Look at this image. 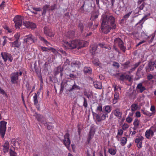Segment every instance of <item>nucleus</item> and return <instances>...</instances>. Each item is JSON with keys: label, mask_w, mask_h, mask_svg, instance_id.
Masks as SVG:
<instances>
[{"label": "nucleus", "mask_w": 156, "mask_h": 156, "mask_svg": "<svg viewBox=\"0 0 156 156\" xmlns=\"http://www.w3.org/2000/svg\"><path fill=\"white\" fill-rule=\"evenodd\" d=\"M101 30L105 34H107L111 29H115L116 25L115 23L114 17L110 15L105 13L102 15L101 19Z\"/></svg>", "instance_id": "nucleus-1"}, {"label": "nucleus", "mask_w": 156, "mask_h": 156, "mask_svg": "<svg viewBox=\"0 0 156 156\" xmlns=\"http://www.w3.org/2000/svg\"><path fill=\"white\" fill-rule=\"evenodd\" d=\"M88 43L87 41L80 40H75L69 42L66 40L63 41V45L66 48L74 49L77 48L79 49L80 48L87 46Z\"/></svg>", "instance_id": "nucleus-2"}, {"label": "nucleus", "mask_w": 156, "mask_h": 156, "mask_svg": "<svg viewBox=\"0 0 156 156\" xmlns=\"http://www.w3.org/2000/svg\"><path fill=\"white\" fill-rule=\"evenodd\" d=\"M26 38L24 39V41L28 44H30L36 42L37 40L34 36L31 34L26 36Z\"/></svg>", "instance_id": "nucleus-3"}, {"label": "nucleus", "mask_w": 156, "mask_h": 156, "mask_svg": "<svg viewBox=\"0 0 156 156\" xmlns=\"http://www.w3.org/2000/svg\"><path fill=\"white\" fill-rule=\"evenodd\" d=\"M7 122L4 121H2L0 122V133L1 136L3 138L5 133L6 129Z\"/></svg>", "instance_id": "nucleus-4"}, {"label": "nucleus", "mask_w": 156, "mask_h": 156, "mask_svg": "<svg viewBox=\"0 0 156 156\" xmlns=\"http://www.w3.org/2000/svg\"><path fill=\"white\" fill-rule=\"evenodd\" d=\"M22 74V72H14L11 74V80L13 83H17V81L18 79V76H21Z\"/></svg>", "instance_id": "nucleus-5"}, {"label": "nucleus", "mask_w": 156, "mask_h": 156, "mask_svg": "<svg viewBox=\"0 0 156 156\" xmlns=\"http://www.w3.org/2000/svg\"><path fill=\"white\" fill-rule=\"evenodd\" d=\"M64 145L69 150L71 141L69 139V135L68 133H66L64 136V139L63 140Z\"/></svg>", "instance_id": "nucleus-6"}, {"label": "nucleus", "mask_w": 156, "mask_h": 156, "mask_svg": "<svg viewBox=\"0 0 156 156\" xmlns=\"http://www.w3.org/2000/svg\"><path fill=\"white\" fill-rule=\"evenodd\" d=\"M14 21L16 28H20L22 24V18L21 16H17L14 19Z\"/></svg>", "instance_id": "nucleus-7"}, {"label": "nucleus", "mask_w": 156, "mask_h": 156, "mask_svg": "<svg viewBox=\"0 0 156 156\" xmlns=\"http://www.w3.org/2000/svg\"><path fill=\"white\" fill-rule=\"evenodd\" d=\"M95 114L96 120L98 122H100L102 120H104L105 119L106 117H108V114L104 112L101 113H95Z\"/></svg>", "instance_id": "nucleus-8"}, {"label": "nucleus", "mask_w": 156, "mask_h": 156, "mask_svg": "<svg viewBox=\"0 0 156 156\" xmlns=\"http://www.w3.org/2000/svg\"><path fill=\"white\" fill-rule=\"evenodd\" d=\"M156 131H154L153 127L147 130L145 133V136L147 139H150L154 135V133Z\"/></svg>", "instance_id": "nucleus-9"}, {"label": "nucleus", "mask_w": 156, "mask_h": 156, "mask_svg": "<svg viewBox=\"0 0 156 156\" xmlns=\"http://www.w3.org/2000/svg\"><path fill=\"white\" fill-rule=\"evenodd\" d=\"M1 55L5 62H6L8 59H9L10 62H12L13 58L10 55L6 52H2Z\"/></svg>", "instance_id": "nucleus-10"}, {"label": "nucleus", "mask_w": 156, "mask_h": 156, "mask_svg": "<svg viewBox=\"0 0 156 156\" xmlns=\"http://www.w3.org/2000/svg\"><path fill=\"white\" fill-rule=\"evenodd\" d=\"M44 33L47 36L50 37L54 36V34L53 33L51 30V28L48 27H45L44 28Z\"/></svg>", "instance_id": "nucleus-11"}, {"label": "nucleus", "mask_w": 156, "mask_h": 156, "mask_svg": "<svg viewBox=\"0 0 156 156\" xmlns=\"http://www.w3.org/2000/svg\"><path fill=\"white\" fill-rule=\"evenodd\" d=\"M144 139L143 136H140L136 138L135 140V142L136 144L137 147L138 148H141L142 146V141Z\"/></svg>", "instance_id": "nucleus-12"}, {"label": "nucleus", "mask_w": 156, "mask_h": 156, "mask_svg": "<svg viewBox=\"0 0 156 156\" xmlns=\"http://www.w3.org/2000/svg\"><path fill=\"white\" fill-rule=\"evenodd\" d=\"M23 25L28 28H34L36 27L35 24L29 21H26L23 22Z\"/></svg>", "instance_id": "nucleus-13"}, {"label": "nucleus", "mask_w": 156, "mask_h": 156, "mask_svg": "<svg viewBox=\"0 0 156 156\" xmlns=\"http://www.w3.org/2000/svg\"><path fill=\"white\" fill-rule=\"evenodd\" d=\"M3 149L4 153L7 152L9 147V144L8 141H6L3 145Z\"/></svg>", "instance_id": "nucleus-14"}, {"label": "nucleus", "mask_w": 156, "mask_h": 156, "mask_svg": "<svg viewBox=\"0 0 156 156\" xmlns=\"http://www.w3.org/2000/svg\"><path fill=\"white\" fill-rule=\"evenodd\" d=\"M83 94L84 95L86 96L89 99H90L93 96V94L91 91H87L85 90L84 91Z\"/></svg>", "instance_id": "nucleus-15"}, {"label": "nucleus", "mask_w": 156, "mask_h": 156, "mask_svg": "<svg viewBox=\"0 0 156 156\" xmlns=\"http://www.w3.org/2000/svg\"><path fill=\"white\" fill-rule=\"evenodd\" d=\"M10 43L11 44L10 45L11 47H15L18 48L21 45L20 43L19 42L18 40H16L13 42H11Z\"/></svg>", "instance_id": "nucleus-16"}, {"label": "nucleus", "mask_w": 156, "mask_h": 156, "mask_svg": "<svg viewBox=\"0 0 156 156\" xmlns=\"http://www.w3.org/2000/svg\"><path fill=\"white\" fill-rule=\"evenodd\" d=\"M117 40L119 42V45L120 49L123 51H125V47L123 45L122 41L119 38L117 39Z\"/></svg>", "instance_id": "nucleus-17"}, {"label": "nucleus", "mask_w": 156, "mask_h": 156, "mask_svg": "<svg viewBox=\"0 0 156 156\" xmlns=\"http://www.w3.org/2000/svg\"><path fill=\"white\" fill-rule=\"evenodd\" d=\"M136 88L140 93L142 92L144 90H146L145 87L143 85L142 83H139L137 85Z\"/></svg>", "instance_id": "nucleus-18"}, {"label": "nucleus", "mask_w": 156, "mask_h": 156, "mask_svg": "<svg viewBox=\"0 0 156 156\" xmlns=\"http://www.w3.org/2000/svg\"><path fill=\"white\" fill-rule=\"evenodd\" d=\"M112 113H113L115 116L118 117H120L122 115V113L119 109H116L113 111Z\"/></svg>", "instance_id": "nucleus-19"}, {"label": "nucleus", "mask_w": 156, "mask_h": 156, "mask_svg": "<svg viewBox=\"0 0 156 156\" xmlns=\"http://www.w3.org/2000/svg\"><path fill=\"white\" fill-rule=\"evenodd\" d=\"M95 133V131L93 128H91L89 133V136L88 137V140H90L92 139Z\"/></svg>", "instance_id": "nucleus-20"}, {"label": "nucleus", "mask_w": 156, "mask_h": 156, "mask_svg": "<svg viewBox=\"0 0 156 156\" xmlns=\"http://www.w3.org/2000/svg\"><path fill=\"white\" fill-rule=\"evenodd\" d=\"M93 83L94 86L95 88L99 89L101 88L102 85L101 82L95 81Z\"/></svg>", "instance_id": "nucleus-21"}, {"label": "nucleus", "mask_w": 156, "mask_h": 156, "mask_svg": "<svg viewBox=\"0 0 156 156\" xmlns=\"http://www.w3.org/2000/svg\"><path fill=\"white\" fill-rule=\"evenodd\" d=\"M81 64L80 62L77 61H73L71 64V65L72 67H76L78 68H79L80 67V65Z\"/></svg>", "instance_id": "nucleus-22"}, {"label": "nucleus", "mask_w": 156, "mask_h": 156, "mask_svg": "<svg viewBox=\"0 0 156 156\" xmlns=\"http://www.w3.org/2000/svg\"><path fill=\"white\" fill-rule=\"evenodd\" d=\"M97 47V45L95 44L91 45L90 51L92 54H94L95 53V52L96 50Z\"/></svg>", "instance_id": "nucleus-23"}, {"label": "nucleus", "mask_w": 156, "mask_h": 156, "mask_svg": "<svg viewBox=\"0 0 156 156\" xmlns=\"http://www.w3.org/2000/svg\"><path fill=\"white\" fill-rule=\"evenodd\" d=\"M150 36H148L147 34L144 32H143L141 33V38L144 40H147L149 38Z\"/></svg>", "instance_id": "nucleus-24"}, {"label": "nucleus", "mask_w": 156, "mask_h": 156, "mask_svg": "<svg viewBox=\"0 0 156 156\" xmlns=\"http://www.w3.org/2000/svg\"><path fill=\"white\" fill-rule=\"evenodd\" d=\"M138 106L137 104H133L131 106V111L132 112H135L138 109Z\"/></svg>", "instance_id": "nucleus-25"}, {"label": "nucleus", "mask_w": 156, "mask_h": 156, "mask_svg": "<svg viewBox=\"0 0 156 156\" xmlns=\"http://www.w3.org/2000/svg\"><path fill=\"white\" fill-rule=\"evenodd\" d=\"M99 14L98 12H93L91 16V20H94L98 17Z\"/></svg>", "instance_id": "nucleus-26"}, {"label": "nucleus", "mask_w": 156, "mask_h": 156, "mask_svg": "<svg viewBox=\"0 0 156 156\" xmlns=\"http://www.w3.org/2000/svg\"><path fill=\"white\" fill-rule=\"evenodd\" d=\"M96 111L97 113V114L102 113V112H104V111H102V106L101 105H99L97 107Z\"/></svg>", "instance_id": "nucleus-27"}, {"label": "nucleus", "mask_w": 156, "mask_h": 156, "mask_svg": "<svg viewBox=\"0 0 156 156\" xmlns=\"http://www.w3.org/2000/svg\"><path fill=\"white\" fill-rule=\"evenodd\" d=\"M116 149L115 148H110L108 149L109 153L112 155H115L116 152Z\"/></svg>", "instance_id": "nucleus-28"}, {"label": "nucleus", "mask_w": 156, "mask_h": 156, "mask_svg": "<svg viewBox=\"0 0 156 156\" xmlns=\"http://www.w3.org/2000/svg\"><path fill=\"white\" fill-rule=\"evenodd\" d=\"M39 39L40 40L43 42L46 45L48 46L49 45H50V44L45 39H44L43 37L40 36L39 37Z\"/></svg>", "instance_id": "nucleus-29"}, {"label": "nucleus", "mask_w": 156, "mask_h": 156, "mask_svg": "<svg viewBox=\"0 0 156 156\" xmlns=\"http://www.w3.org/2000/svg\"><path fill=\"white\" fill-rule=\"evenodd\" d=\"M36 116L38 121L40 122L41 123L43 122V120L44 118L42 115L40 114H37Z\"/></svg>", "instance_id": "nucleus-30"}, {"label": "nucleus", "mask_w": 156, "mask_h": 156, "mask_svg": "<svg viewBox=\"0 0 156 156\" xmlns=\"http://www.w3.org/2000/svg\"><path fill=\"white\" fill-rule=\"evenodd\" d=\"M83 71L85 73H88L89 74H91L92 73L91 69L90 67H84Z\"/></svg>", "instance_id": "nucleus-31"}, {"label": "nucleus", "mask_w": 156, "mask_h": 156, "mask_svg": "<svg viewBox=\"0 0 156 156\" xmlns=\"http://www.w3.org/2000/svg\"><path fill=\"white\" fill-rule=\"evenodd\" d=\"M74 32L73 31H69L66 35L67 37L69 38H72L74 36Z\"/></svg>", "instance_id": "nucleus-32"}, {"label": "nucleus", "mask_w": 156, "mask_h": 156, "mask_svg": "<svg viewBox=\"0 0 156 156\" xmlns=\"http://www.w3.org/2000/svg\"><path fill=\"white\" fill-rule=\"evenodd\" d=\"M80 87L79 86L77 85L76 84H74L72 87V88H71L69 90V91H72L73 90H80Z\"/></svg>", "instance_id": "nucleus-33"}, {"label": "nucleus", "mask_w": 156, "mask_h": 156, "mask_svg": "<svg viewBox=\"0 0 156 156\" xmlns=\"http://www.w3.org/2000/svg\"><path fill=\"white\" fill-rule=\"evenodd\" d=\"M127 142V138L125 137H123L121 139V144L122 146H124Z\"/></svg>", "instance_id": "nucleus-34"}, {"label": "nucleus", "mask_w": 156, "mask_h": 156, "mask_svg": "<svg viewBox=\"0 0 156 156\" xmlns=\"http://www.w3.org/2000/svg\"><path fill=\"white\" fill-rule=\"evenodd\" d=\"M34 98V104L35 105H36L38 103V101H37V94L35 93L33 97Z\"/></svg>", "instance_id": "nucleus-35"}, {"label": "nucleus", "mask_w": 156, "mask_h": 156, "mask_svg": "<svg viewBox=\"0 0 156 156\" xmlns=\"http://www.w3.org/2000/svg\"><path fill=\"white\" fill-rule=\"evenodd\" d=\"M105 111L108 113H110L111 111V108L110 106L107 105L105 107Z\"/></svg>", "instance_id": "nucleus-36"}, {"label": "nucleus", "mask_w": 156, "mask_h": 156, "mask_svg": "<svg viewBox=\"0 0 156 156\" xmlns=\"http://www.w3.org/2000/svg\"><path fill=\"white\" fill-rule=\"evenodd\" d=\"M142 111L144 115H147L149 117L151 116L153 114V113H150L148 112L145 111L144 110H142Z\"/></svg>", "instance_id": "nucleus-37"}, {"label": "nucleus", "mask_w": 156, "mask_h": 156, "mask_svg": "<svg viewBox=\"0 0 156 156\" xmlns=\"http://www.w3.org/2000/svg\"><path fill=\"white\" fill-rule=\"evenodd\" d=\"M84 101L83 103V105L85 108H86L88 105L87 101V99L85 97H83Z\"/></svg>", "instance_id": "nucleus-38"}, {"label": "nucleus", "mask_w": 156, "mask_h": 156, "mask_svg": "<svg viewBox=\"0 0 156 156\" xmlns=\"http://www.w3.org/2000/svg\"><path fill=\"white\" fill-rule=\"evenodd\" d=\"M92 62L93 63L97 66L99 65L100 62L98 59H94L92 60Z\"/></svg>", "instance_id": "nucleus-39"}, {"label": "nucleus", "mask_w": 156, "mask_h": 156, "mask_svg": "<svg viewBox=\"0 0 156 156\" xmlns=\"http://www.w3.org/2000/svg\"><path fill=\"white\" fill-rule=\"evenodd\" d=\"M140 121L137 119H135L133 122V124L134 126H138L139 124Z\"/></svg>", "instance_id": "nucleus-40"}, {"label": "nucleus", "mask_w": 156, "mask_h": 156, "mask_svg": "<svg viewBox=\"0 0 156 156\" xmlns=\"http://www.w3.org/2000/svg\"><path fill=\"white\" fill-rule=\"evenodd\" d=\"M49 6L48 5H45L43 8V14H45L46 13V11L48 9Z\"/></svg>", "instance_id": "nucleus-41"}, {"label": "nucleus", "mask_w": 156, "mask_h": 156, "mask_svg": "<svg viewBox=\"0 0 156 156\" xmlns=\"http://www.w3.org/2000/svg\"><path fill=\"white\" fill-rule=\"evenodd\" d=\"M41 50L43 51H50V48H46L43 46L40 47Z\"/></svg>", "instance_id": "nucleus-42"}, {"label": "nucleus", "mask_w": 156, "mask_h": 156, "mask_svg": "<svg viewBox=\"0 0 156 156\" xmlns=\"http://www.w3.org/2000/svg\"><path fill=\"white\" fill-rule=\"evenodd\" d=\"M9 153L10 156H17V153L11 149H10Z\"/></svg>", "instance_id": "nucleus-43"}, {"label": "nucleus", "mask_w": 156, "mask_h": 156, "mask_svg": "<svg viewBox=\"0 0 156 156\" xmlns=\"http://www.w3.org/2000/svg\"><path fill=\"white\" fill-rule=\"evenodd\" d=\"M123 133V131L122 129H119L117 133V136H116L117 138H118V136H121Z\"/></svg>", "instance_id": "nucleus-44"}, {"label": "nucleus", "mask_w": 156, "mask_h": 156, "mask_svg": "<svg viewBox=\"0 0 156 156\" xmlns=\"http://www.w3.org/2000/svg\"><path fill=\"white\" fill-rule=\"evenodd\" d=\"M119 98V94L117 92L115 93L114 98L118 100Z\"/></svg>", "instance_id": "nucleus-45"}, {"label": "nucleus", "mask_w": 156, "mask_h": 156, "mask_svg": "<svg viewBox=\"0 0 156 156\" xmlns=\"http://www.w3.org/2000/svg\"><path fill=\"white\" fill-rule=\"evenodd\" d=\"M0 92L2 95H5L6 97H7V94L5 93L4 90L2 89L0 87Z\"/></svg>", "instance_id": "nucleus-46"}, {"label": "nucleus", "mask_w": 156, "mask_h": 156, "mask_svg": "<svg viewBox=\"0 0 156 156\" xmlns=\"http://www.w3.org/2000/svg\"><path fill=\"white\" fill-rule=\"evenodd\" d=\"M129 126L128 124L126 123H124L122 126V129L126 130V129L129 128Z\"/></svg>", "instance_id": "nucleus-47"}, {"label": "nucleus", "mask_w": 156, "mask_h": 156, "mask_svg": "<svg viewBox=\"0 0 156 156\" xmlns=\"http://www.w3.org/2000/svg\"><path fill=\"white\" fill-rule=\"evenodd\" d=\"M129 62H127L123 65V66L124 68H126L129 67Z\"/></svg>", "instance_id": "nucleus-48"}, {"label": "nucleus", "mask_w": 156, "mask_h": 156, "mask_svg": "<svg viewBox=\"0 0 156 156\" xmlns=\"http://www.w3.org/2000/svg\"><path fill=\"white\" fill-rule=\"evenodd\" d=\"M132 120V119L129 116L127 117L126 119V121L128 123H131Z\"/></svg>", "instance_id": "nucleus-49"}, {"label": "nucleus", "mask_w": 156, "mask_h": 156, "mask_svg": "<svg viewBox=\"0 0 156 156\" xmlns=\"http://www.w3.org/2000/svg\"><path fill=\"white\" fill-rule=\"evenodd\" d=\"M140 63V62H138L136 63L134 65V67L132 69L133 70H134L136 68H137Z\"/></svg>", "instance_id": "nucleus-50"}, {"label": "nucleus", "mask_w": 156, "mask_h": 156, "mask_svg": "<svg viewBox=\"0 0 156 156\" xmlns=\"http://www.w3.org/2000/svg\"><path fill=\"white\" fill-rule=\"evenodd\" d=\"M150 37H151V39L149 41V42L150 43H151L153 41V40L154 38V34H151L150 36H149Z\"/></svg>", "instance_id": "nucleus-51"}, {"label": "nucleus", "mask_w": 156, "mask_h": 156, "mask_svg": "<svg viewBox=\"0 0 156 156\" xmlns=\"http://www.w3.org/2000/svg\"><path fill=\"white\" fill-rule=\"evenodd\" d=\"M112 65L114 67H116L117 68H119V65L118 62H113Z\"/></svg>", "instance_id": "nucleus-52"}, {"label": "nucleus", "mask_w": 156, "mask_h": 156, "mask_svg": "<svg viewBox=\"0 0 156 156\" xmlns=\"http://www.w3.org/2000/svg\"><path fill=\"white\" fill-rule=\"evenodd\" d=\"M113 87L114 88V91L115 92V93L116 92H117V91L119 90V87H118L116 85H113Z\"/></svg>", "instance_id": "nucleus-53"}, {"label": "nucleus", "mask_w": 156, "mask_h": 156, "mask_svg": "<svg viewBox=\"0 0 156 156\" xmlns=\"http://www.w3.org/2000/svg\"><path fill=\"white\" fill-rule=\"evenodd\" d=\"M20 37V34L19 33H16L14 35V37L16 39V40H18Z\"/></svg>", "instance_id": "nucleus-54"}, {"label": "nucleus", "mask_w": 156, "mask_h": 156, "mask_svg": "<svg viewBox=\"0 0 156 156\" xmlns=\"http://www.w3.org/2000/svg\"><path fill=\"white\" fill-rule=\"evenodd\" d=\"M132 13V12H129V13H127V14H125L124 16V18L125 19H126L128 18L129 16H130V15Z\"/></svg>", "instance_id": "nucleus-55"}, {"label": "nucleus", "mask_w": 156, "mask_h": 156, "mask_svg": "<svg viewBox=\"0 0 156 156\" xmlns=\"http://www.w3.org/2000/svg\"><path fill=\"white\" fill-rule=\"evenodd\" d=\"M33 9L36 11H41L42 10V9L41 8H36V7H33Z\"/></svg>", "instance_id": "nucleus-56"}, {"label": "nucleus", "mask_w": 156, "mask_h": 156, "mask_svg": "<svg viewBox=\"0 0 156 156\" xmlns=\"http://www.w3.org/2000/svg\"><path fill=\"white\" fill-rule=\"evenodd\" d=\"M78 27L80 30L82 31L83 29V24L82 23H80Z\"/></svg>", "instance_id": "nucleus-57"}, {"label": "nucleus", "mask_w": 156, "mask_h": 156, "mask_svg": "<svg viewBox=\"0 0 156 156\" xmlns=\"http://www.w3.org/2000/svg\"><path fill=\"white\" fill-rule=\"evenodd\" d=\"M135 116L136 117H140L141 116V114L140 112L139 111L136 112L135 113Z\"/></svg>", "instance_id": "nucleus-58"}, {"label": "nucleus", "mask_w": 156, "mask_h": 156, "mask_svg": "<svg viewBox=\"0 0 156 156\" xmlns=\"http://www.w3.org/2000/svg\"><path fill=\"white\" fill-rule=\"evenodd\" d=\"M4 29L6 30H7L9 33L12 32V30L11 29H10L7 26H5V27Z\"/></svg>", "instance_id": "nucleus-59"}, {"label": "nucleus", "mask_w": 156, "mask_h": 156, "mask_svg": "<svg viewBox=\"0 0 156 156\" xmlns=\"http://www.w3.org/2000/svg\"><path fill=\"white\" fill-rule=\"evenodd\" d=\"M45 126H47V128L48 129H51L53 127V126H52L51 124H48L47 123H46Z\"/></svg>", "instance_id": "nucleus-60"}, {"label": "nucleus", "mask_w": 156, "mask_h": 156, "mask_svg": "<svg viewBox=\"0 0 156 156\" xmlns=\"http://www.w3.org/2000/svg\"><path fill=\"white\" fill-rule=\"evenodd\" d=\"M11 142L13 145H16V140L15 138H12L11 139Z\"/></svg>", "instance_id": "nucleus-61"}, {"label": "nucleus", "mask_w": 156, "mask_h": 156, "mask_svg": "<svg viewBox=\"0 0 156 156\" xmlns=\"http://www.w3.org/2000/svg\"><path fill=\"white\" fill-rule=\"evenodd\" d=\"M154 66L151 64V62L149 63V68L150 70H153L154 69Z\"/></svg>", "instance_id": "nucleus-62"}, {"label": "nucleus", "mask_w": 156, "mask_h": 156, "mask_svg": "<svg viewBox=\"0 0 156 156\" xmlns=\"http://www.w3.org/2000/svg\"><path fill=\"white\" fill-rule=\"evenodd\" d=\"M120 80H122L125 79V73H124L120 75Z\"/></svg>", "instance_id": "nucleus-63"}, {"label": "nucleus", "mask_w": 156, "mask_h": 156, "mask_svg": "<svg viewBox=\"0 0 156 156\" xmlns=\"http://www.w3.org/2000/svg\"><path fill=\"white\" fill-rule=\"evenodd\" d=\"M150 110L153 112H154L155 111V108L153 105H151L150 108Z\"/></svg>", "instance_id": "nucleus-64"}]
</instances>
